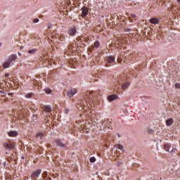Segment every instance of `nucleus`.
<instances>
[{"instance_id": "obj_38", "label": "nucleus", "mask_w": 180, "mask_h": 180, "mask_svg": "<svg viewBox=\"0 0 180 180\" xmlns=\"http://www.w3.org/2000/svg\"><path fill=\"white\" fill-rule=\"evenodd\" d=\"M18 56H22V54L18 52Z\"/></svg>"}, {"instance_id": "obj_34", "label": "nucleus", "mask_w": 180, "mask_h": 180, "mask_svg": "<svg viewBox=\"0 0 180 180\" xmlns=\"http://www.w3.org/2000/svg\"><path fill=\"white\" fill-rule=\"evenodd\" d=\"M131 18H133L134 19H136V14H131Z\"/></svg>"}, {"instance_id": "obj_4", "label": "nucleus", "mask_w": 180, "mask_h": 180, "mask_svg": "<svg viewBox=\"0 0 180 180\" xmlns=\"http://www.w3.org/2000/svg\"><path fill=\"white\" fill-rule=\"evenodd\" d=\"M4 147L6 148V150H13L15 148V146L11 143H3Z\"/></svg>"}, {"instance_id": "obj_15", "label": "nucleus", "mask_w": 180, "mask_h": 180, "mask_svg": "<svg viewBox=\"0 0 180 180\" xmlns=\"http://www.w3.org/2000/svg\"><path fill=\"white\" fill-rule=\"evenodd\" d=\"M129 86H130V82H127L122 85L121 88L122 89H127Z\"/></svg>"}, {"instance_id": "obj_17", "label": "nucleus", "mask_w": 180, "mask_h": 180, "mask_svg": "<svg viewBox=\"0 0 180 180\" xmlns=\"http://www.w3.org/2000/svg\"><path fill=\"white\" fill-rule=\"evenodd\" d=\"M107 63H115V57L110 56L107 58Z\"/></svg>"}, {"instance_id": "obj_40", "label": "nucleus", "mask_w": 180, "mask_h": 180, "mask_svg": "<svg viewBox=\"0 0 180 180\" xmlns=\"http://www.w3.org/2000/svg\"><path fill=\"white\" fill-rule=\"evenodd\" d=\"M22 49H23V46H20V50H22Z\"/></svg>"}, {"instance_id": "obj_36", "label": "nucleus", "mask_w": 180, "mask_h": 180, "mask_svg": "<svg viewBox=\"0 0 180 180\" xmlns=\"http://www.w3.org/2000/svg\"><path fill=\"white\" fill-rule=\"evenodd\" d=\"M5 77H9V73H6Z\"/></svg>"}, {"instance_id": "obj_22", "label": "nucleus", "mask_w": 180, "mask_h": 180, "mask_svg": "<svg viewBox=\"0 0 180 180\" xmlns=\"http://www.w3.org/2000/svg\"><path fill=\"white\" fill-rule=\"evenodd\" d=\"M164 148L165 151H167L168 153H169V146L168 144L164 145Z\"/></svg>"}, {"instance_id": "obj_7", "label": "nucleus", "mask_w": 180, "mask_h": 180, "mask_svg": "<svg viewBox=\"0 0 180 180\" xmlns=\"http://www.w3.org/2000/svg\"><path fill=\"white\" fill-rule=\"evenodd\" d=\"M88 12H89V9L87 7L84 6L83 8H82V16L83 18H85V16L88 15Z\"/></svg>"}, {"instance_id": "obj_9", "label": "nucleus", "mask_w": 180, "mask_h": 180, "mask_svg": "<svg viewBox=\"0 0 180 180\" xmlns=\"http://www.w3.org/2000/svg\"><path fill=\"white\" fill-rule=\"evenodd\" d=\"M75 33H77V28L73 27L69 30L70 36H75Z\"/></svg>"}, {"instance_id": "obj_18", "label": "nucleus", "mask_w": 180, "mask_h": 180, "mask_svg": "<svg viewBox=\"0 0 180 180\" xmlns=\"http://www.w3.org/2000/svg\"><path fill=\"white\" fill-rule=\"evenodd\" d=\"M44 112H47L49 113V112H51V107L49 105H45L44 107Z\"/></svg>"}, {"instance_id": "obj_2", "label": "nucleus", "mask_w": 180, "mask_h": 180, "mask_svg": "<svg viewBox=\"0 0 180 180\" xmlns=\"http://www.w3.org/2000/svg\"><path fill=\"white\" fill-rule=\"evenodd\" d=\"M80 129L81 131H84V133H89V130H91V123L89 122L88 125H86V123H85L81 126Z\"/></svg>"}, {"instance_id": "obj_33", "label": "nucleus", "mask_w": 180, "mask_h": 180, "mask_svg": "<svg viewBox=\"0 0 180 180\" xmlns=\"http://www.w3.org/2000/svg\"><path fill=\"white\" fill-rule=\"evenodd\" d=\"M34 23H37L39 22V19L38 18H35L33 20Z\"/></svg>"}, {"instance_id": "obj_1", "label": "nucleus", "mask_w": 180, "mask_h": 180, "mask_svg": "<svg viewBox=\"0 0 180 180\" xmlns=\"http://www.w3.org/2000/svg\"><path fill=\"white\" fill-rule=\"evenodd\" d=\"M91 102H94V100H92V92L90 91L84 96L81 101L80 105L82 106H87V108H89V106H91Z\"/></svg>"}, {"instance_id": "obj_13", "label": "nucleus", "mask_w": 180, "mask_h": 180, "mask_svg": "<svg viewBox=\"0 0 180 180\" xmlns=\"http://www.w3.org/2000/svg\"><path fill=\"white\" fill-rule=\"evenodd\" d=\"M150 22L153 25H158V23H160V20H158V18H151Z\"/></svg>"}, {"instance_id": "obj_25", "label": "nucleus", "mask_w": 180, "mask_h": 180, "mask_svg": "<svg viewBox=\"0 0 180 180\" xmlns=\"http://www.w3.org/2000/svg\"><path fill=\"white\" fill-rule=\"evenodd\" d=\"M42 177L44 178V179H46V178H47V172H44V173L42 174Z\"/></svg>"}, {"instance_id": "obj_20", "label": "nucleus", "mask_w": 180, "mask_h": 180, "mask_svg": "<svg viewBox=\"0 0 180 180\" xmlns=\"http://www.w3.org/2000/svg\"><path fill=\"white\" fill-rule=\"evenodd\" d=\"M36 51H37V49H30L28 51V53L29 54H34V53H36Z\"/></svg>"}, {"instance_id": "obj_28", "label": "nucleus", "mask_w": 180, "mask_h": 180, "mask_svg": "<svg viewBox=\"0 0 180 180\" xmlns=\"http://www.w3.org/2000/svg\"><path fill=\"white\" fill-rule=\"evenodd\" d=\"M117 148H118L119 150H123V146H122V145H120V144L117 145Z\"/></svg>"}, {"instance_id": "obj_10", "label": "nucleus", "mask_w": 180, "mask_h": 180, "mask_svg": "<svg viewBox=\"0 0 180 180\" xmlns=\"http://www.w3.org/2000/svg\"><path fill=\"white\" fill-rule=\"evenodd\" d=\"M11 62L10 60L4 62L2 65L3 68H9V67H11Z\"/></svg>"}, {"instance_id": "obj_43", "label": "nucleus", "mask_w": 180, "mask_h": 180, "mask_svg": "<svg viewBox=\"0 0 180 180\" xmlns=\"http://www.w3.org/2000/svg\"><path fill=\"white\" fill-rule=\"evenodd\" d=\"M8 95H12V94H8Z\"/></svg>"}, {"instance_id": "obj_23", "label": "nucleus", "mask_w": 180, "mask_h": 180, "mask_svg": "<svg viewBox=\"0 0 180 180\" xmlns=\"http://www.w3.org/2000/svg\"><path fill=\"white\" fill-rule=\"evenodd\" d=\"M100 45L101 44L99 43V41H96L94 42V46L96 47V49H98V47H99Z\"/></svg>"}, {"instance_id": "obj_41", "label": "nucleus", "mask_w": 180, "mask_h": 180, "mask_svg": "<svg viewBox=\"0 0 180 180\" xmlns=\"http://www.w3.org/2000/svg\"><path fill=\"white\" fill-rule=\"evenodd\" d=\"M177 2H180V0H177Z\"/></svg>"}, {"instance_id": "obj_24", "label": "nucleus", "mask_w": 180, "mask_h": 180, "mask_svg": "<svg viewBox=\"0 0 180 180\" xmlns=\"http://www.w3.org/2000/svg\"><path fill=\"white\" fill-rule=\"evenodd\" d=\"M0 95L1 96H3V98H5V96H6V94L4 93V91H0Z\"/></svg>"}, {"instance_id": "obj_5", "label": "nucleus", "mask_w": 180, "mask_h": 180, "mask_svg": "<svg viewBox=\"0 0 180 180\" xmlns=\"http://www.w3.org/2000/svg\"><path fill=\"white\" fill-rule=\"evenodd\" d=\"M77 92H78V91L76 89H71L68 91L67 95L69 98H72V96H74Z\"/></svg>"}, {"instance_id": "obj_8", "label": "nucleus", "mask_w": 180, "mask_h": 180, "mask_svg": "<svg viewBox=\"0 0 180 180\" xmlns=\"http://www.w3.org/2000/svg\"><path fill=\"white\" fill-rule=\"evenodd\" d=\"M118 98H119V96H117V95L112 94L111 96H108V101L109 102H112V101H115V99H117Z\"/></svg>"}, {"instance_id": "obj_11", "label": "nucleus", "mask_w": 180, "mask_h": 180, "mask_svg": "<svg viewBox=\"0 0 180 180\" xmlns=\"http://www.w3.org/2000/svg\"><path fill=\"white\" fill-rule=\"evenodd\" d=\"M8 135L10 137H16V136H18V131H10L9 132H8Z\"/></svg>"}, {"instance_id": "obj_26", "label": "nucleus", "mask_w": 180, "mask_h": 180, "mask_svg": "<svg viewBox=\"0 0 180 180\" xmlns=\"http://www.w3.org/2000/svg\"><path fill=\"white\" fill-rule=\"evenodd\" d=\"M95 161H96L95 157L90 158V162H95Z\"/></svg>"}, {"instance_id": "obj_31", "label": "nucleus", "mask_w": 180, "mask_h": 180, "mask_svg": "<svg viewBox=\"0 0 180 180\" xmlns=\"http://www.w3.org/2000/svg\"><path fill=\"white\" fill-rule=\"evenodd\" d=\"M59 40H60L61 41H63L64 40V37H63L62 34H60Z\"/></svg>"}, {"instance_id": "obj_37", "label": "nucleus", "mask_w": 180, "mask_h": 180, "mask_svg": "<svg viewBox=\"0 0 180 180\" xmlns=\"http://www.w3.org/2000/svg\"><path fill=\"white\" fill-rule=\"evenodd\" d=\"M68 49H69V50H70L71 49V46H69Z\"/></svg>"}, {"instance_id": "obj_32", "label": "nucleus", "mask_w": 180, "mask_h": 180, "mask_svg": "<svg viewBox=\"0 0 180 180\" xmlns=\"http://www.w3.org/2000/svg\"><path fill=\"white\" fill-rule=\"evenodd\" d=\"M123 164V162H117V165L118 166V167H120V165H122Z\"/></svg>"}, {"instance_id": "obj_14", "label": "nucleus", "mask_w": 180, "mask_h": 180, "mask_svg": "<svg viewBox=\"0 0 180 180\" xmlns=\"http://www.w3.org/2000/svg\"><path fill=\"white\" fill-rule=\"evenodd\" d=\"M166 124L167 126H172L174 124V119L169 118L166 120Z\"/></svg>"}, {"instance_id": "obj_29", "label": "nucleus", "mask_w": 180, "mask_h": 180, "mask_svg": "<svg viewBox=\"0 0 180 180\" xmlns=\"http://www.w3.org/2000/svg\"><path fill=\"white\" fill-rule=\"evenodd\" d=\"M175 88H176L177 89H180V84H179V83L175 84Z\"/></svg>"}, {"instance_id": "obj_16", "label": "nucleus", "mask_w": 180, "mask_h": 180, "mask_svg": "<svg viewBox=\"0 0 180 180\" xmlns=\"http://www.w3.org/2000/svg\"><path fill=\"white\" fill-rule=\"evenodd\" d=\"M55 142L59 147H65V144L63 143V142H61V141H60L59 139L56 140Z\"/></svg>"}, {"instance_id": "obj_19", "label": "nucleus", "mask_w": 180, "mask_h": 180, "mask_svg": "<svg viewBox=\"0 0 180 180\" xmlns=\"http://www.w3.org/2000/svg\"><path fill=\"white\" fill-rule=\"evenodd\" d=\"M44 136V134L43 133V132H39L38 134H37L36 135H35V137H36V139H41V137H43Z\"/></svg>"}, {"instance_id": "obj_27", "label": "nucleus", "mask_w": 180, "mask_h": 180, "mask_svg": "<svg viewBox=\"0 0 180 180\" xmlns=\"http://www.w3.org/2000/svg\"><path fill=\"white\" fill-rule=\"evenodd\" d=\"M45 92H46V94H51V89H45Z\"/></svg>"}, {"instance_id": "obj_6", "label": "nucleus", "mask_w": 180, "mask_h": 180, "mask_svg": "<svg viewBox=\"0 0 180 180\" xmlns=\"http://www.w3.org/2000/svg\"><path fill=\"white\" fill-rule=\"evenodd\" d=\"M103 124L105 126V127H108V129H112V121L109 120H105L103 122Z\"/></svg>"}, {"instance_id": "obj_39", "label": "nucleus", "mask_w": 180, "mask_h": 180, "mask_svg": "<svg viewBox=\"0 0 180 180\" xmlns=\"http://www.w3.org/2000/svg\"><path fill=\"white\" fill-rule=\"evenodd\" d=\"M121 60L120 59H118V63H120Z\"/></svg>"}, {"instance_id": "obj_21", "label": "nucleus", "mask_w": 180, "mask_h": 180, "mask_svg": "<svg viewBox=\"0 0 180 180\" xmlns=\"http://www.w3.org/2000/svg\"><path fill=\"white\" fill-rule=\"evenodd\" d=\"M122 41H123V40H118L116 41V43L115 44V46L118 48L120 44H122Z\"/></svg>"}, {"instance_id": "obj_12", "label": "nucleus", "mask_w": 180, "mask_h": 180, "mask_svg": "<svg viewBox=\"0 0 180 180\" xmlns=\"http://www.w3.org/2000/svg\"><path fill=\"white\" fill-rule=\"evenodd\" d=\"M17 58L18 56H16V55L13 54L9 56L8 60H10L11 63H13V61H16Z\"/></svg>"}, {"instance_id": "obj_30", "label": "nucleus", "mask_w": 180, "mask_h": 180, "mask_svg": "<svg viewBox=\"0 0 180 180\" xmlns=\"http://www.w3.org/2000/svg\"><path fill=\"white\" fill-rule=\"evenodd\" d=\"M25 97H26V98H32V94H27L25 95Z\"/></svg>"}, {"instance_id": "obj_44", "label": "nucleus", "mask_w": 180, "mask_h": 180, "mask_svg": "<svg viewBox=\"0 0 180 180\" xmlns=\"http://www.w3.org/2000/svg\"><path fill=\"white\" fill-rule=\"evenodd\" d=\"M0 46H1V44H0Z\"/></svg>"}, {"instance_id": "obj_35", "label": "nucleus", "mask_w": 180, "mask_h": 180, "mask_svg": "<svg viewBox=\"0 0 180 180\" xmlns=\"http://www.w3.org/2000/svg\"><path fill=\"white\" fill-rule=\"evenodd\" d=\"M68 112H70V110L68 108L65 109V114L68 115Z\"/></svg>"}, {"instance_id": "obj_3", "label": "nucleus", "mask_w": 180, "mask_h": 180, "mask_svg": "<svg viewBox=\"0 0 180 180\" xmlns=\"http://www.w3.org/2000/svg\"><path fill=\"white\" fill-rule=\"evenodd\" d=\"M40 174H41V169H38V170L33 172L31 175V179H34V180H37L39 178V175H40Z\"/></svg>"}, {"instance_id": "obj_42", "label": "nucleus", "mask_w": 180, "mask_h": 180, "mask_svg": "<svg viewBox=\"0 0 180 180\" xmlns=\"http://www.w3.org/2000/svg\"><path fill=\"white\" fill-rule=\"evenodd\" d=\"M49 180H51V178H49Z\"/></svg>"}]
</instances>
